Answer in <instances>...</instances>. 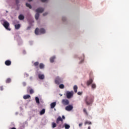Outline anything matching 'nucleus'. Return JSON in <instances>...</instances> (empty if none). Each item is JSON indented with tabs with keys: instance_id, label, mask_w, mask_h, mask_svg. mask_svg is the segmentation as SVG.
<instances>
[{
	"instance_id": "e433bc0d",
	"label": "nucleus",
	"mask_w": 129,
	"mask_h": 129,
	"mask_svg": "<svg viewBox=\"0 0 129 129\" xmlns=\"http://www.w3.org/2000/svg\"><path fill=\"white\" fill-rule=\"evenodd\" d=\"M31 29V26H28L27 27V30H30Z\"/></svg>"
},
{
	"instance_id": "b1692460",
	"label": "nucleus",
	"mask_w": 129,
	"mask_h": 129,
	"mask_svg": "<svg viewBox=\"0 0 129 129\" xmlns=\"http://www.w3.org/2000/svg\"><path fill=\"white\" fill-rule=\"evenodd\" d=\"M64 127L66 129L70 128V125H69V124H64Z\"/></svg>"
},
{
	"instance_id": "4be33fe9",
	"label": "nucleus",
	"mask_w": 129,
	"mask_h": 129,
	"mask_svg": "<svg viewBox=\"0 0 129 129\" xmlns=\"http://www.w3.org/2000/svg\"><path fill=\"white\" fill-rule=\"evenodd\" d=\"M86 124H92V122H91V121H86L85 122V125H86Z\"/></svg>"
},
{
	"instance_id": "423d86ee",
	"label": "nucleus",
	"mask_w": 129,
	"mask_h": 129,
	"mask_svg": "<svg viewBox=\"0 0 129 129\" xmlns=\"http://www.w3.org/2000/svg\"><path fill=\"white\" fill-rule=\"evenodd\" d=\"M73 94H74V92H73V91H72L71 92H67V98L70 99V98H71V97L73 96Z\"/></svg>"
},
{
	"instance_id": "a211bd4d",
	"label": "nucleus",
	"mask_w": 129,
	"mask_h": 129,
	"mask_svg": "<svg viewBox=\"0 0 129 129\" xmlns=\"http://www.w3.org/2000/svg\"><path fill=\"white\" fill-rule=\"evenodd\" d=\"M35 101H36V103H37V104H40V99H39V97H36Z\"/></svg>"
},
{
	"instance_id": "a18cd8bd",
	"label": "nucleus",
	"mask_w": 129,
	"mask_h": 129,
	"mask_svg": "<svg viewBox=\"0 0 129 129\" xmlns=\"http://www.w3.org/2000/svg\"><path fill=\"white\" fill-rule=\"evenodd\" d=\"M82 62H83V60H82V61H80V64H81V63H82Z\"/></svg>"
},
{
	"instance_id": "bb28decb",
	"label": "nucleus",
	"mask_w": 129,
	"mask_h": 129,
	"mask_svg": "<svg viewBox=\"0 0 129 129\" xmlns=\"http://www.w3.org/2000/svg\"><path fill=\"white\" fill-rule=\"evenodd\" d=\"M59 87L60 88V89H64V86L63 84H60L59 85Z\"/></svg>"
},
{
	"instance_id": "aec40b11",
	"label": "nucleus",
	"mask_w": 129,
	"mask_h": 129,
	"mask_svg": "<svg viewBox=\"0 0 129 129\" xmlns=\"http://www.w3.org/2000/svg\"><path fill=\"white\" fill-rule=\"evenodd\" d=\"M78 89V87H77V86L75 85L74 86V90L75 92V93H77V90Z\"/></svg>"
},
{
	"instance_id": "a878e982",
	"label": "nucleus",
	"mask_w": 129,
	"mask_h": 129,
	"mask_svg": "<svg viewBox=\"0 0 129 129\" xmlns=\"http://www.w3.org/2000/svg\"><path fill=\"white\" fill-rule=\"evenodd\" d=\"M83 112L84 113H85V114H86V115H88V113H87V111L86 110V108L83 109Z\"/></svg>"
},
{
	"instance_id": "393cba45",
	"label": "nucleus",
	"mask_w": 129,
	"mask_h": 129,
	"mask_svg": "<svg viewBox=\"0 0 129 129\" xmlns=\"http://www.w3.org/2000/svg\"><path fill=\"white\" fill-rule=\"evenodd\" d=\"M26 7H27L29 9H32V6H31V5L29 4V3H26Z\"/></svg>"
},
{
	"instance_id": "79ce46f5",
	"label": "nucleus",
	"mask_w": 129,
	"mask_h": 129,
	"mask_svg": "<svg viewBox=\"0 0 129 129\" xmlns=\"http://www.w3.org/2000/svg\"><path fill=\"white\" fill-rule=\"evenodd\" d=\"M19 42H22V40H21V38H19Z\"/></svg>"
},
{
	"instance_id": "f3484780",
	"label": "nucleus",
	"mask_w": 129,
	"mask_h": 129,
	"mask_svg": "<svg viewBox=\"0 0 129 129\" xmlns=\"http://www.w3.org/2000/svg\"><path fill=\"white\" fill-rule=\"evenodd\" d=\"M45 109H42L40 112V115H43L45 114Z\"/></svg>"
},
{
	"instance_id": "0eeeda50",
	"label": "nucleus",
	"mask_w": 129,
	"mask_h": 129,
	"mask_svg": "<svg viewBox=\"0 0 129 129\" xmlns=\"http://www.w3.org/2000/svg\"><path fill=\"white\" fill-rule=\"evenodd\" d=\"M65 109L66 110H67V111H70L73 109V106L69 105L66 107Z\"/></svg>"
},
{
	"instance_id": "de8ad7c7",
	"label": "nucleus",
	"mask_w": 129,
	"mask_h": 129,
	"mask_svg": "<svg viewBox=\"0 0 129 129\" xmlns=\"http://www.w3.org/2000/svg\"><path fill=\"white\" fill-rule=\"evenodd\" d=\"M32 0H28L29 2H32Z\"/></svg>"
},
{
	"instance_id": "ddd939ff",
	"label": "nucleus",
	"mask_w": 129,
	"mask_h": 129,
	"mask_svg": "<svg viewBox=\"0 0 129 129\" xmlns=\"http://www.w3.org/2000/svg\"><path fill=\"white\" fill-rule=\"evenodd\" d=\"M12 64V62L10 60H6L5 61V65H7V66H10Z\"/></svg>"
},
{
	"instance_id": "7ed1b4c3",
	"label": "nucleus",
	"mask_w": 129,
	"mask_h": 129,
	"mask_svg": "<svg viewBox=\"0 0 129 129\" xmlns=\"http://www.w3.org/2000/svg\"><path fill=\"white\" fill-rule=\"evenodd\" d=\"M46 30L44 28H41L39 30V28H36L35 30V34L36 35H41V34H45Z\"/></svg>"
},
{
	"instance_id": "8fccbe9b",
	"label": "nucleus",
	"mask_w": 129,
	"mask_h": 129,
	"mask_svg": "<svg viewBox=\"0 0 129 129\" xmlns=\"http://www.w3.org/2000/svg\"><path fill=\"white\" fill-rule=\"evenodd\" d=\"M62 21H64V19H62Z\"/></svg>"
},
{
	"instance_id": "72a5a7b5",
	"label": "nucleus",
	"mask_w": 129,
	"mask_h": 129,
	"mask_svg": "<svg viewBox=\"0 0 129 129\" xmlns=\"http://www.w3.org/2000/svg\"><path fill=\"white\" fill-rule=\"evenodd\" d=\"M47 0H41V1L42 2V3H46V2H47Z\"/></svg>"
},
{
	"instance_id": "4c0bfd02",
	"label": "nucleus",
	"mask_w": 129,
	"mask_h": 129,
	"mask_svg": "<svg viewBox=\"0 0 129 129\" xmlns=\"http://www.w3.org/2000/svg\"><path fill=\"white\" fill-rule=\"evenodd\" d=\"M0 88H1V90L2 91L4 90V88H3V87H1Z\"/></svg>"
},
{
	"instance_id": "f704fd0d",
	"label": "nucleus",
	"mask_w": 129,
	"mask_h": 129,
	"mask_svg": "<svg viewBox=\"0 0 129 129\" xmlns=\"http://www.w3.org/2000/svg\"><path fill=\"white\" fill-rule=\"evenodd\" d=\"M24 75L25 77H28V76H29V75H28V74H25Z\"/></svg>"
},
{
	"instance_id": "f257e3e1",
	"label": "nucleus",
	"mask_w": 129,
	"mask_h": 129,
	"mask_svg": "<svg viewBox=\"0 0 129 129\" xmlns=\"http://www.w3.org/2000/svg\"><path fill=\"white\" fill-rule=\"evenodd\" d=\"M94 97L93 96L86 97L85 98V101L87 105H89L93 102Z\"/></svg>"
},
{
	"instance_id": "ea45409f",
	"label": "nucleus",
	"mask_w": 129,
	"mask_h": 129,
	"mask_svg": "<svg viewBox=\"0 0 129 129\" xmlns=\"http://www.w3.org/2000/svg\"><path fill=\"white\" fill-rule=\"evenodd\" d=\"M24 86H26V83L24 82L23 83Z\"/></svg>"
},
{
	"instance_id": "c9c22d12",
	"label": "nucleus",
	"mask_w": 129,
	"mask_h": 129,
	"mask_svg": "<svg viewBox=\"0 0 129 129\" xmlns=\"http://www.w3.org/2000/svg\"><path fill=\"white\" fill-rule=\"evenodd\" d=\"M82 124H83L82 123H79V126H82Z\"/></svg>"
},
{
	"instance_id": "f8f14e48",
	"label": "nucleus",
	"mask_w": 129,
	"mask_h": 129,
	"mask_svg": "<svg viewBox=\"0 0 129 129\" xmlns=\"http://www.w3.org/2000/svg\"><path fill=\"white\" fill-rule=\"evenodd\" d=\"M38 78L39 79H41V80H42L43 79H44L45 78V76L44 75L39 74Z\"/></svg>"
},
{
	"instance_id": "c03bdc74",
	"label": "nucleus",
	"mask_w": 129,
	"mask_h": 129,
	"mask_svg": "<svg viewBox=\"0 0 129 129\" xmlns=\"http://www.w3.org/2000/svg\"><path fill=\"white\" fill-rule=\"evenodd\" d=\"M11 129H17V128H16V127H12Z\"/></svg>"
},
{
	"instance_id": "6ab92c4d",
	"label": "nucleus",
	"mask_w": 129,
	"mask_h": 129,
	"mask_svg": "<svg viewBox=\"0 0 129 129\" xmlns=\"http://www.w3.org/2000/svg\"><path fill=\"white\" fill-rule=\"evenodd\" d=\"M55 58L56 57L55 56H52V57H50V63L54 62V60H55Z\"/></svg>"
},
{
	"instance_id": "49530a36",
	"label": "nucleus",
	"mask_w": 129,
	"mask_h": 129,
	"mask_svg": "<svg viewBox=\"0 0 129 129\" xmlns=\"http://www.w3.org/2000/svg\"><path fill=\"white\" fill-rule=\"evenodd\" d=\"M23 53H24V54H25V53H26V51H23Z\"/></svg>"
},
{
	"instance_id": "37998d69",
	"label": "nucleus",
	"mask_w": 129,
	"mask_h": 129,
	"mask_svg": "<svg viewBox=\"0 0 129 129\" xmlns=\"http://www.w3.org/2000/svg\"><path fill=\"white\" fill-rule=\"evenodd\" d=\"M29 25H30V26H32V23H29Z\"/></svg>"
},
{
	"instance_id": "4468645a",
	"label": "nucleus",
	"mask_w": 129,
	"mask_h": 129,
	"mask_svg": "<svg viewBox=\"0 0 129 129\" xmlns=\"http://www.w3.org/2000/svg\"><path fill=\"white\" fill-rule=\"evenodd\" d=\"M27 92H30V94H32L33 93V89H32V88L28 87L27 89Z\"/></svg>"
},
{
	"instance_id": "a19ab883",
	"label": "nucleus",
	"mask_w": 129,
	"mask_h": 129,
	"mask_svg": "<svg viewBox=\"0 0 129 129\" xmlns=\"http://www.w3.org/2000/svg\"><path fill=\"white\" fill-rule=\"evenodd\" d=\"M88 129H91V127H90V126L88 127Z\"/></svg>"
},
{
	"instance_id": "7c9ffc66",
	"label": "nucleus",
	"mask_w": 129,
	"mask_h": 129,
	"mask_svg": "<svg viewBox=\"0 0 129 129\" xmlns=\"http://www.w3.org/2000/svg\"><path fill=\"white\" fill-rule=\"evenodd\" d=\"M34 66H38L39 65V62L37 61L34 63Z\"/></svg>"
},
{
	"instance_id": "412c9836",
	"label": "nucleus",
	"mask_w": 129,
	"mask_h": 129,
	"mask_svg": "<svg viewBox=\"0 0 129 129\" xmlns=\"http://www.w3.org/2000/svg\"><path fill=\"white\" fill-rule=\"evenodd\" d=\"M44 67H45V65H44L43 63H40L39 68L40 69H44Z\"/></svg>"
},
{
	"instance_id": "5701e85b",
	"label": "nucleus",
	"mask_w": 129,
	"mask_h": 129,
	"mask_svg": "<svg viewBox=\"0 0 129 129\" xmlns=\"http://www.w3.org/2000/svg\"><path fill=\"white\" fill-rule=\"evenodd\" d=\"M19 20H24L25 19V17L23 16V15H20L19 16Z\"/></svg>"
},
{
	"instance_id": "6e6552de",
	"label": "nucleus",
	"mask_w": 129,
	"mask_h": 129,
	"mask_svg": "<svg viewBox=\"0 0 129 129\" xmlns=\"http://www.w3.org/2000/svg\"><path fill=\"white\" fill-rule=\"evenodd\" d=\"M61 103L64 105H68L69 104V100L68 99H62Z\"/></svg>"
},
{
	"instance_id": "2eb2a0df",
	"label": "nucleus",
	"mask_w": 129,
	"mask_h": 129,
	"mask_svg": "<svg viewBox=\"0 0 129 129\" xmlns=\"http://www.w3.org/2000/svg\"><path fill=\"white\" fill-rule=\"evenodd\" d=\"M56 106V102H52L50 104L51 108H54Z\"/></svg>"
},
{
	"instance_id": "f03ea898",
	"label": "nucleus",
	"mask_w": 129,
	"mask_h": 129,
	"mask_svg": "<svg viewBox=\"0 0 129 129\" xmlns=\"http://www.w3.org/2000/svg\"><path fill=\"white\" fill-rule=\"evenodd\" d=\"M36 12L37 13L35 15V18L36 20H38L39 17H40V14L39 13H43L44 12V9L39 8L36 10Z\"/></svg>"
},
{
	"instance_id": "20e7f679",
	"label": "nucleus",
	"mask_w": 129,
	"mask_h": 129,
	"mask_svg": "<svg viewBox=\"0 0 129 129\" xmlns=\"http://www.w3.org/2000/svg\"><path fill=\"white\" fill-rule=\"evenodd\" d=\"M3 26L8 31H11V28L9 27H10V23H9L8 21L5 20L4 21Z\"/></svg>"
},
{
	"instance_id": "09e8293b",
	"label": "nucleus",
	"mask_w": 129,
	"mask_h": 129,
	"mask_svg": "<svg viewBox=\"0 0 129 129\" xmlns=\"http://www.w3.org/2000/svg\"><path fill=\"white\" fill-rule=\"evenodd\" d=\"M20 109L22 110L23 109L20 107Z\"/></svg>"
},
{
	"instance_id": "58836bf2",
	"label": "nucleus",
	"mask_w": 129,
	"mask_h": 129,
	"mask_svg": "<svg viewBox=\"0 0 129 129\" xmlns=\"http://www.w3.org/2000/svg\"><path fill=\"white\" fill-rule=\"evenodd\" d=\"M62 118L63 119H65V116H64V115H62Z\"/></svg>"
},
{
	"instance_id": "c756f323",
	"label": "nucleus",
	"mask_w": 129,
	"mask_h": 129,
	"mask_svg": "<svg viewBox=\"0 0 129 129\" xmlns=\"http://www.w3.org/2000/svg\"><path fill=\"white\" fill-rule=\"evenodd\" d=\"M52 125L53 128L56 127V123H55L52 122Z\"/></svg>"
},
{
	"instance_id": "1a4fd4ad",
	"label": "nucleus",
	"mask_w": 129,
	"mask_h": 129,
	"mask_svg": "<svg viewBox=\"0 0 129 129\" xmlns=\"http://www.w3.org/2000/svg\"><path fill=\"white\" fill-rule=\"evenodd\" d=\"M60 121L63 122V119L61 117V116H58V118L56 119V123L59 124Z\"/></svg>"
},
{
	"instance_id": "39448f33",
	"label": "nucleus",
	"mask_w": 129,
	"mask_h": 129,
	"mask_svg": "<svg viewBox=\"0 0 129 129\" xmlns=\"http://www.w3.org/2000/svg\"><path fill=\"white\" fill-rule=\"evenodd\" d=\"M62 79L60 78L59 77H57L54 81V82L55 83V84H57V85H59V84H60V83H62Z\"/></svg>"
},
{
	"instance_id": "2f4dec72",
	"label": "nucleus",
	"mask_w": 129,
	"mask_h": 129,
	"mask_svg": "<svg viewBox=\"0 0 129 129\" xmlns=\"http://www.w3.org/2000/svg\"><path fill=\"white\" fill-rule=\"evenodd\" d=\"M48 15V13L46 12L43 14V16H47Z\"/></svg>"
},
{
	"instance_id": "9b49d317",
	"label": "nucleus",
	"mask_w": 129,
	"mask_h": 129,
	"mask_svg": "<svg viewBox=\"0 0 129 129\" xmlns=\"http://www.w3.org/2000/svg\"><path fill=\"white\" fill-rule=\"evenodd\" d=\"M29 98H31V96L30 95H25L23 96L24 99H29Z\"/></svg>"
},
{
	"instance_id": "dca6fc26",
	"label": "nucleus",
	"mask_w": 129,
	"mask_h": 129,
	"mask_svg": "<svg viewBox=\"0 0 129 129\" xmlns=\"http://www.w3.org/2000/svg\"><path fill=\"white\" fill-rule=\"evenodd\" d=\"M15 28L16 30H19V29H20V28H21V25H20V24H15Z\"/></svg>"
},
{
	"instance_id": "c85d7f7f",
	"label": "nucleus",
	"mask_w": 129,
	"mask_h": 129,
	"mask_svg": "<svg viewBox=\"0 0 129 129\" xmlns=\"http://www.w3.org/2000/svg\"><path fill=\"white\" fill-rule=\"evenodd\" d=\"M11 80L10 78H8L6 80V83H10V82H11Z\"/></svg>"
},
{
	"instance_id": "9d476101",
	"label": "nucleus",
	"mask_w": 129,
	"mask_h": 129,
	"mask_svg": "<svg viewBox=\"0 0 129 129\" xmlns=\"http://www.w3.org/2000/svg\"><path fill=\"white\" fill-rule=\"evenodd\" d=\"M93 82V80L92 79H90L89 81L87 82V86H89L91 83Z\"/></svg>"
},
{
	"instance_id": "3c124183",
	"label": "nucleus",
	"mask_w": 129,
	"mask_h": 129,
	"mask_svg": "<svg viewBox=\"0 0 129 129\" xmlns=\"http://www.w3.org/2000/svg\"><path fill=\"white\" fill-rule=\"evenodd\" d=\"M6 13H8V11H6Z\"/></svg>"
},
{
	"instance_id": "cd10ccee",
	"label": "nucleus",
	"mask_w": 129,
	"mask_h": 129,
	"mask_svg": "<svg viewBox=\"0 0 129 129\" xmlns=\"http://www.w3.org/2000/svg\"><path fill=\"white\" fill-rule=\"evenodd\" d=\"M92 88H93V89L96 88V85L95 84H92Z\"/></svg>"
},
{
	"instance_id": "473e14b6",
	"label": "nucleus",
	"mask_w": 129,
	"mask_h": 129,
	"mask_svg": "<svg viewBox=\"0 0 129 129\" xmlns=\"http://www.w3.org/2000/svg\"><path fill=\"white\" fill-rule=\"evenodd\" d=\"M78 95H81V94H82V92H78Z\"/></svg>"
}]
</instances>
